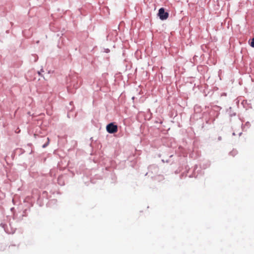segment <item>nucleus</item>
I'll use <instances>...</instances> for the list:
<instances>
[{
	"mask_svg": "<svg viewBox=\"0 0 254 254\" xmlns=\"http://www.w3.org/2000/svg\"><path fill=\"white\" fill-rule=\"evenodd\" d=\"M106 129L109 133H116L118 131V127L117 125L114 124V123H110L108 124L106 127Z\"/></svg>",
	"mask_w": 254,
	"mask_h": 254,
	"instance_id": "obj_1",
	"label": "nucleus"
},
{
	"mask_svg": "<svg viewBox=\"0 0 254 254\" xmlns=\"http://www.w3.org/2000/svg\"><path fill=\"white\" fill-rule=\"evenodd\" d=\"M250 45L251 47L254 48V38H253L252 39V41L250 43Z\"/></svg>",
	"mask_w": 254,
	"mask_h": 254,
	"instance_id": "obj_3",
	"label": "nucleus"
},
{
	"mask_svg": "<svg viewBox=\"0 0 254 254\" xmlns=\"http://www.w3.org/2000/svg\"><path fill=\"white\" fill-rule=\"evenodd\" d=\"M39 75H41V72L40 71H38Z\"/></svg>",
	"mask_w": 254,
	"mask_h": 254,
	"instance_id": "obj_6",
	"label": "nucleus"
},
{
	"mask_svg": "<svg viewBox=\"0 0 254 254\" xmlns=\"http://www.w3.org/2000/svg\"><path fill=\"white\" fill-rule=\"evenodd\" d=\"M158 15L159 18L162 20L167 19L169 16V13L165 11L164 8L159 9Z\"/></svg>",
	"mask_w": 254,
	"mask_h": 254,
	"instance_id": "obj_2",
	"label": "nucleus"
},
{
	"mask_svg": "<svg viewBox=\"0 0 254 254\" xmlns=\"http://www.w3.org/2000/svg\"><path fill=\"white\" fill-rule=\"evenodd\" d=\"M47 140H48V141L46 143L44 144L43 145V148H45L46 147V146H47V145H48L49 144V138H47Z\"/></svg>",
	"mask_w": 254,
	"mask_h": 254,
	"instance_id": "obj_4",
	"label": "nucleus"
},
{
	"mask_svg": "<svg viewBox=\"0 0 254 254\" xmlns=\"http://www.w3.org/2000/svg\"><path fill=\"white\" fill-rule=\"evenodd\" d=\"M62 178H58V182L59 184H61V182L62 181Z\"/></svg>",
	"mask_w": 254,
	"mask_h": 254,
	"instance_id": "obj_5",
	"label": "nucleus"
}]
</instances>
